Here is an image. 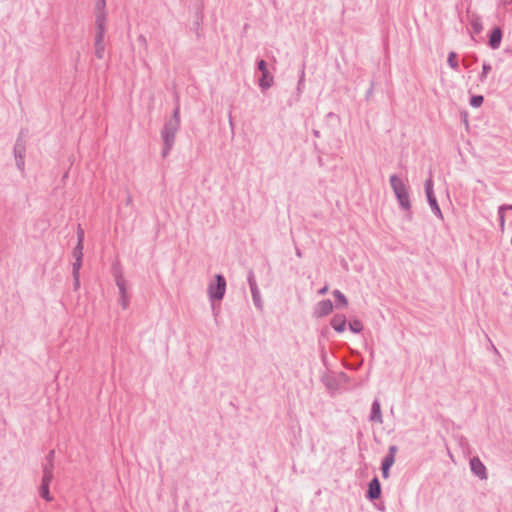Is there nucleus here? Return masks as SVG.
Masks as SVG:
<instances>
[{"mask_svg":"<svg viewBox=\"0 0 512 512\" xmlns=\"http://www.w3.org/2000/svg\"><path fill=\"white\" fill-rule=\"evenodd\" d=\"M512 4V0H503V5L504 6H509Z\"/></svg>","mask_w":512,"mask_h":512,"instance_id":"obj_39","label":"nucleus"},{"mask_svg":"<svg viewBox=\"0 0 512 512\" xmlns=\"http://www.w3.org/2000/svg\"><path fill=\"white\" fill-rule=\"evenodd\" d=\"M390 185L399 202L400 207L408 212L406 218L410 221L412 219V213L410 211L411 202L407 186L396 174L390 176Z\"/></svg>","mask_w":512,"mask_h":512,"instance_id":"obj_2","label":"nucleus"},{"mask_svg":"<svg viewBox=\"0 0 512 512\" xmlns=\"http://www.w3.org/2000/svg\"><path fill=\"white\" fill-rule=\"evenodd\" d=\"M327 292H328V285H325L323 288H321V289L318 291V293H319L320 295H324V294H326Z\"/></svg>","mask_w":512,"mask_h":512,"instance_id":"obj_38","label":"nucleus"},{"mask_svg":"<svg viewBox=\"0 0 512 512\" xmlns=\"http://www.w3.org/2000/svg\"><path fill=\"white\" fill-rule=\"evenodd\" d=\"M349 329L353 333H360L363 330V324L360 320H352L349 323Z\"/></svg>","mask_w":512,"mask_h":512,"instance_id":"obj_22","label":"nucleus"},{"mask_svg":"<svg viewBox=\"0 0 512 512\" xmlns=\"http://www.w3.org/2000/svg\"><path fill=\"white\" fill-rule=\"evenodd\" d=\"M17 168L23 172L25 167V155L14 156Z\"/></svg>","mask_w":512,"mask_h":512,"instance_id":"obj_26","label":"nucleus"},{"mask_svg":"<svg viewBox=\"0 0 512 512\" xmlns=\"http://www.w3.org/2000/svg\"><path fill=\"white\" fill-rule=\"evenodd\" d=\"M137 41L138 43L144 48V50L147 51L148 49V44H147V40H146V37L142 34H140L138 37H137Z\"/></svg>","mask_w":512,"mask_h":512,"instance_id":"obj_30","label":"nucleus"},{"mask_svg":"<svg viewBox=\"0 0 512 512\" xmlns=\"http://www.w3.org/2000/svg\"><path fill=\"white\" fill-rule=\"evenodd\" d=\"M106 32V21H103V16L100 15L95 19V39L94 43H104Z\"/></svg>","mask_w":512,"mask_h":512,"instance_id":"obj_10","label":"nucleus"},{"mask_svg":"<svg viewBox=\"0 0 512 512\" xmlns=\"http://www.w3.org/2000/svg\"><path fill=\"white\" fill-rule=\"evenodd\" d=\"M333 296L335 297V300L337 302V305L347 306L348 301L346 296L340 291V290H334Z\"/></svg>","mask_w":512,"mask_h":512,"instance_id":"obj_20","label":"nucleus"},{"mask_svg":"<svg viewBox=\"0 0 512 512\" xmlns=\"http://www.w3.org/2000/svg\"><path fill=\"white\" fill-rule=\"evenodd\" d=\"M331 326L339 333L344 332L346 329V317L340 314L335 315L331 320Z\"/></svg>","mask_w":512,"mask_h":512,"instance_id":"obj_14","label":"nucleus"},{"mask_svg":"<svg viewBox=\"0 0 512 512\" xmlns=\"http://www.w3.org/2000/svg\"><path fill=\"white\" fill-rule=\"evenodd\" d=\"M470 26L474 34H479L483 29L481 18L477 15H472L470 18Z\"/></svg>","mask_w":512,"mask_h":512,"instance_id":"obj_18","label":"nucleus"},{"mask_svg":"<svg viewBox=\"0 0 512 512\" xmlns=\"http://www.w3.org/2000/svg\"><path fill=\"white\" fill-rule=\"evenodd\" d=\"M180 128V107L177 103L172 117L167 120L161 130V138L163 141L162 157L169 155L175 143L176 133Z\"/></svg>","mask_w":512,"mask_h":512,"instance_id":"obj_1","label":"nucleus"},{"mask_svg":"<svg viewBox=\"0 0 512 512\" xmlns=\"http://www.w3.org/2000/svg\"><path fill=\"white\" fill-rule=\"evenodd\" d=\"M257 69L261 72L262 76L259 79V86L262 90L270 88L274 83V78L267 69V63L261 59L257 62Z\"/></svg>","mask_w":512,"mask_h":512,"instance_id":"obj_5","label":"nucleus"},{"mask_svg":"<svg viewBox=\"0 0 512 512\" xmlns=\"http://www.w3.org/2000/svg\"><path fill=\"white\" fill-rule=\"evenodd\" d=\"M381 496V484L377 477H374L368 484L366 497L369 500L379 499Z\"/></svg>","mask_w":512,"mask_h":512,"instance_id":"obj_9","label":"nucleus"},{"mask_svg":"<svg viewBox=\"0 0 512 512\" xmlns=\"http://www.w3.org/2000/svg\"><path fill=\"white\" fill-rule=\"evenodd\" d=\"M229 123H230V126H233V121H232L231 117L229 118Z\"/></svg>","mask_w":512,"mask_h":512,"instance_id":"obj_45","label":"nucleus"},{"mask_svg":"<svg viewBox=\"0 0 512 512\" xmlns=\"http://www.w3.org/2000/svg\"><path fill=\"white\" fill-rule=\"evenodd\" d=\"M296 255L298 257H302V252H301V250L299 248L296 249Z\"/></svg>","mask_w":512,"mask_h":512,"instance_id":"obj_41","label":"nucleus"},{"mask_svg":"<svg viewBox=\"0 0 512 512\" xmlns=\"http://www.w3.org/2000/svg\"><path fill=\"white\" fill-rule=\"evenodd\" d=\"M54 470V462L45 461L43 464V472H53Z\"/></svg>","mask_w":512,"mask_h":512,"instance_id":"obj_34","label":"nucleus"},{"mask_svg":"<svg viewBox=\"0 0 512 512\" xmlns=\"http://www.w3.org/2000/svg\"><path fill=\"white\" fill-rule=\"evenodd\" d=\"M425 193H426V196H427V201H428V203H429L433 213L438 218L443 219V215H442L441 209H440V207L438 205L437 199H436V197L434 195V192H433V180H432L431 176L425 181Z\"/></svg>","mask_w":512,"mask_h":512,"instance_id":"obj_4","label":"nucleus"},{"mask_svg":"<svg viewBox=\"0 0 512 512\" xmlns=\"http://www.w3.org/2000/svg\"><path fill=\"white\" fill-rule=\"evenodd\" d=\"M53 478H54L53 472H43L41 484L50 485Z\"/></svg>","mask_w":512,"mask_h":512,"instance_id":"obj_28","label":"nucleus"},{"mask_svg":"<svg viewBox=\"0 0 512 512\" xmlns=\"http://www.w3.org/2000/svg\"><path fill=\"white\" fill-rule=\"evenodd\" d=\"M503 32L500 27H495L489 35L488 45L492 49H498L502 41Z\"/></svg>","mask_w":512,"mask_h":512,"instance_id":"obj_12","label":"nucleus"},{"mask_svg":"<svg viewBox=\"0 0 512 512\" xmlns=\"http://www.w3.org/2000/svg\"><path fill=\"white\" fill-rule=\"evenodd\" d=\"M470 468L473 474L479 479L486 480L488 478L487 469L479 457H473L470 459Z\"/></svg>","mask_w":512,"mask_h":512,"instance_id":"obj_7","label":"nucleus"},{"mask_svg":"<svg viewBox=\"0 0 512 512\" xmlns=\"http://www.w3.org/2000/svg\"><path fill=\"white\" fill-rule=\"evenodd\" d=\"M468 63H469V60H466V59L464 58V59H463V64H464L466 67H468V65H469Z\"/></svg>","mask_w":512,"mask_h":512,"instance_id":"obj_42","label":"nucleus"},{"mask_svg":"<svg viewBox=\"0 0 512 512\" xmlns=\"http://www.w3.org/2000/svg\"><path fill=\"white\" fill-rule=\"evenodd\" d=\"M14 156L19 155H25L26 152V146H25V140H24V134L23 131L19 133V136L16 140V143L14 145Z\"/></svg>","mask_w":512,"mask_h":512,"instance_id":"obj_16","label":"nucleus"},{"mask_svg":"<svg viewBox=\"0 0 512 512\" xmlns=\"http://www.w3.org/2000/svg\"><path fill=\"white\" fill-rule=\"evenodd\" d=\"M447 62H448V65L452 69L457 70L459 68V64H458V61H457V54L455 52H450L448 54Z\"/></svg>","mask_w":512,"mask_h":512,"instance_id":"obj_23","label":"nucleus"},{"mask_svg":"<svg viewBox=\"0 0 512 512\" xmlns=\"http://www.w3.org/2000/svg\"><path fill=\"white\" fill-rule=\"evenodd\" d=\"M115 282L119 289V294H120L119 302H120L122 308L126 309L129 304V299L127 296L126 281L120 272L115 275Z\"/></svg>","mask_w":512,"mask_h":512,"instance_id":"obj_6","label":"nucleus"},{"mask_svg":"<svg viewBox=\"0 0 512 512\" xmlns=\"http://www.w3.org/2000/svg\"><path fill=\"white\" fill-rule=\"evenodd\" d=\"M491 71V65L488 63H484L482 66V73L480 74V80L484 81L487 74Z\"/></svg>","mask_w":512,"mask_h":512,"instance_id":"obj_29","label":"nucleus"},{"mask_svg":"<svg viewBox=\"0 0 512 512\" xmlns=\"http://www.w3.org/2000/svg\"><path fill=\"white\" fill-rule=\"evenodd\" d=\"M468 63H469V60H466V59L464 58V59H463V64H464L466 67H468V65H469Z\"/></svg>","mask_w":512,"mask_h":512,"instance_id":"obj_43","label":"nucleus"},{"mask_svg":"<svg viewBox=\"0 0 512 512\" xmlns=\"http://www.w3.org/2000/svg\"><path fill=\"white\" fill-rule=\"evenodd\" d=\"M54 457H55V451L50 450L49 453L45 457V461L54 462Z\"/></svg>","mask_w":512,"mask_h":512,"instance_id":"obj_35","label":"nucleus"},{"mask_svg":"<svg viewBox=\"0 0 512 512\" xmlns=\"http://www.w3.org/2000/svg\"><path fill=\"white\" fill-rule=\"evenodd\" d=\"M95 56L98 59H103L105 54V43H94Z\"/></svg>","mask_w":512,"mask_h":512,"instance_id":"obj_24","label":"nucleus"},{"mask_svg":"<svg viewBox=\"0 0 512 512\" xmlns=\"http://www.w3.org/2000/svg\"><path fill=\"white\" fill-rule=\"evenodd\" d=\"M327 116L332 117V116H335V114L333 112H330Z\"/></svg>","mask_w":512,"mask_h":512,"instance_id":"obj_44","label":"nucleus"},{"mask_svg":"<svg viewBox=\"0 0 512 512\" xmlns=\"http://www.w3.org/2000/svg\"><path fill=\"white\" fill-rule=\"evenodd\" d=\"M248 283L252 294V299L255 304V306L259 309L262 308V301L260 297V292L255 280V275L253 271H249L248 273Z\"/></svg>","mask_w":512,"mask_h":512,"instance_id":"obj_8","label":"nucleus"},{"mask_svg":"<svg viewBox=\"0 0 512 512\" xmlns=\"http://www.w3.org/2000/svg\"><path fill=\"white\" fill-rule=\"evenodd\" d=\"M77 239L79 244H83L84 241V230L82 229L81 225H78L77 228Z\"/></svg>","mask_w":512,"mask_h":512,"instance_id":"obj_32","label":"nucleus"},{"mask_svg":"<svg viewBox=\"0 0 512 512\" xmlns=\"http://www.w3.org/2000/svg\"><path fill=\"white\" fill-rule=\"evenodd\" d=\"M313 135L317 138L320 137V132L318 130H313Z\"/></svg>","mask_w":512,"mask_h":512,"instance_id":"obj_40","label":"nucleus"},{"mask_svg":"<svg viewBox=\"0 0 512 512\" xmlns=\"http://www.w3.org/2000/svg\"><path fill=\"white\" fill-rule=\"evenodd\" d=\"M83 244L77 243L76 247L73 250V257L75 258V262L73 263V267L76 269H80L82 266V257H83Z\"/></svg>","mask_w":512,"mask_h":512,"instance_id":"obj_17","label":"nucleus"},{"mask_svg":"<svg viewBox=\"0 0 512 512\" xmlns=\"http://www.w3.org/2000/svg\"><path fill=\"white\" fill-rule=\"evenodd\" d=\"M500 210H512V204L501 205Z\"/></svg>","mask_w":512,"mask_h":512,"instance_id":"obj_37","label":"nucleus"},{"mask_svg":"<svg viewBox=\"0 0 512 512\" xmlns=\"http://www.w3.org/2000/svg\"><path fill=\"white\" fill-rule=\"evenodd\" d=\"M80 269H76L75 267H73V281H74V289L77 290L80 286V273H79Z\"/></svg>","mask_w":512,"mask_h":512,"instance_id":"obj_27","label":"nucleus"},{"mask_svg":"<svg viewBox=\"0 0 512 512\" xmlns=\"http://www.w3.org/2000/svg\"><path fill=\"white\" fill-rule=\"evenodd\" d=\"M381 470H382L383 478L387 479L389 477V470H390V468L389 467L381 466Z\"/></svg>","mask_w":512,"mask_h":512,"instance_id":"obj_36","label":"nucleus"},{"mask_svg":"<svg viewBox=\"0 0 512 512\" xmlns=\"http://www.w3.org/2000/svg\"><path fill=\"white\" fill-rule=\"evenodd\" d=\"M226 291V280L223 275H215V282H211L208 286L209 299L213 302L223 299Z\"/></svg>","mask_w":512,"mask_h":512,"instance_id":"obj_3","label":"nucleus"},{"mask_svg":"<svg viewBox=\"0 0 512 512\" xmlns=\"http://www.w3.org/2000/svg\"><path fill=\"white\" fill-rule=\"evenodd\" d=\"M304 77H305V70H304V66H303L302 70H301V73H300V78H299V81H298V85H297V90L299 92H301L302 86L304 84Z\"/></svg>","mask_w":512,"mask_h":512,"instance_id":"obj_31","label":"nucleus"},{"mask_svg":"<svg viewBox=\"0 0 512 512\" xmlns=\"http://www.w3.org/2000/svg\"><path fill=\"white\" fill-rule=\"evenodd\" d=\"M39 494L46 501L50 502V501L53 500V498H52V496L50 495V492H49V485L41 484L40 488H39Z\"/></svg>","mask_w":512,"mask_h":512,"instance_id":"obj_21","label":"nucleus"},{"mask_svg":"<svg viewBox=\"0 0 512 512\" xmlns=\"http://www.w3.org/2000/svg\"><path fill=\"white\" fill-rule=\"evenodd\" d=\"M484 97L482 95H474L470 98V105L472 107H480L483 104Z\"/></svg>","mask_w":512,"mask_h":512,"instance_id":"obj_25","label":"nucleus"},{"mask_svg":"<svg viewBox=\"0 0 512 512\" xmlns=\"http://www.w3.org/2000/svg\"><path fill=\"white\" fill-rule=\"evenodd\" d=\"M106 1L105 0H96L95 3V19L100 15L103 16V21H106Z\"/></svg>","mask_w":512,"mask_h":512,"instance_id":"obj_19","label":"nucleus"},{"mask_svg":"<svg viewBox=\"0 0 512 512\" xmlns=\"http://www.w3.org/2000/svg\"><path fill=\"white\" fill-rule=\"evenodd\" d=\"M130 202H131V197H130V196H128V198H127V203L129 204Z\"/></svg>","mask_w":512,"mask_h":512,"instance_id":"obj_46","label":"nucleus"},{"mask_svg":"<svg viewBox=\"0 0 512 512\" xmlns=\"http://www.w3.org/2000/svg\"><path fill=\"white\" fill-rule=\"evenodd\" d=\"M398 451V447L396 445H391L388 449L387 455L383 458L381 466L391 468L395 462V455Z\"/></svg>","mask_w":512,"mask_h":512,"instance_id":"obj_15","label":"nucleus"},{"mask_svg":"<svg viewBox=\"0 0 512 512\" xmlns=\"http://www.w3.org/2000/svg\"><path fill=\"white\" fill-rule=\"evenodd\" d=\"M369 420L372 422L379 423V424L383 423L381 405H380V401L378 399H375L372 403Z\"/></svg>","mask_w":512,"mask_h":512,"instance_id":"obj_13","label":"nucleus"},{"mask_svg":"<svg viewBox=\"0 0 512 512\" xmlns=\"http://www.w3.org/2000/svg\"><path fill=\"white\" fill-rule=\"evenodd\" d=\"M332 310H333V304H332L331 300H329V299L322 300L317 304L315 311H314V315L316 317H324V316L330 314L332 312Z\"/></svg>","mask_w":512,"mask_h":512,"instance_id":"obj_11","label":"nucleus"},{"mask_svg":"<svg viewBox=\"0 0 512 512\" xmlns=\"http://www.w3.org/2000/svg\"><path fill=\"white\" fill-rule=\"evenodd\" d=\"M504 211H505V210H500V207L498 208L499 223H500V227H501V229H502V230L504 229V226H505V215H504Z\"/></svg>","mask_w":512,"mask_h":512,"instance_id":"obj_33","label":"nucleus"}]
</instances>
